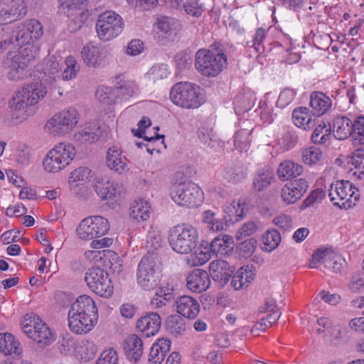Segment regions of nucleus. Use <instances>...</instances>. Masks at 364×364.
Returning <instances> with one entry per match:
<instances>
[{
    "label": "nucleus",
    "mask_w": 364,
    "mask_h": 364,
    "mask_svg": "<svg viewBox=\"0 0 364 364\" xmlns=\"http://www.w3.org/2000/svg\"><path fill=\"white\" fill-rule=\"evenodd\" d=\"M47 91L46 87L38 82L27 85L9 100L11 109L9 125H17L34 114V105L43 99Z\"/></svg>",
    "instance_id": "nucleus-1"
},
{
    "label": "nucleus",
    "mask_w": 364,
    "mask_h": 364,
    "mask_svg": "<svg viewBox=\"0 0 364 364\" xmlns=\"http://www.w3.org/2000/svg\"><path fill=\"white\" fill-rule=\"evenodd\" d=\"M154 240H156L155 242L152 238L147 240L148 252L141 259L136 270L137 284L144 290L154 289L158 286L159 281L157 265L160 258L159 254L154 250L160 248L161 245L159 239L157 240L155 237Z\"/></svg>",
    "instance_id": "nucleus-2"
},
{
    "label": "nucleus",
    "mask_w": 364,
    "mask_h": 364,
    "mask_svg": "<svg viewBox=\"0 0 364 364\" xmlns=\"http://www.w3.org/2000/svg\"><path fill=\"white\" fill-rule=\"evenodd\" d=\"M168 239L174 252L179 254H188L198 245V231L191 225H178L170 230Z\"/></svg>",
    "instance_id": "nucleus-3"
},
{
    "label": "nucleus",
    "mask_w": 364,
    "mask_h": 364,
    "mask_svg": "<svg viewBox=\"0 0 364 364\" xmlns=\"http://www.w3.org/2000/svg\"><path fill=\"white\" fill-rule=\"evenodd\" d=\"M227 64L226 55L221 52L199 49L195 56L194 65L203 76H218Z\"/></svg>",
    "instance_id": "nucleus-4"
},
{
    "label": "nucleus",
    "mask_w": 364,
    "mask_h": 364,
    "mask_svg": "<svg viewBox=\"0 0 364 364\" xmlns=\"http://www.w3.org/2000/svg\"><path fill=\"white\" fill-rule=\"evenodd\" d=\"M170 196L176 203L189 208L199 206L203 199L200 187L191 181L173 184Z\"/></svg>",
    "instance_id": "nucleus-5"
},
{
    "label": "nucleus",
    "mask_w": 364,
    "mask_h": 364,
    "mask_svg": "<svg viewBox=\"0 0 364 364\" xmlns=\"http://www.w3.org/2000/svg\"><path fill=\"white\" fill-rule=\"evenodd\" d=\"M170 99L175 105L187 109H194L203 103L199 87L189 82L175 84L170 91Z\"/></svg>",
    "instance_id": "nucleus-6"
},
{
    "label": "nucleus",
    "mask_w": 364,
    "mask_h": 364,
    "mask_svg": "<svg viewBox=\"0 0 364 364\" xmlns=\"http://www.w3.org/2000/svg\"><path fill=\"white\" fill-rule=\"evenodd\" d=\"M328 196L334 206L348 209L355 205L359 199L358 189L348 181H337L328 189Z\"/></svg>",
    "instance_id": "nucleus-7"
},
{
    "label": "nucleus",
    "mask_w": 364,
    "mask_h": 364,
    "mask_svg": "<svg viewBox=\"0 0 364 364\" xmlns=\"http://www.w3.org/2000/svg\"><path fill=\"white\" fill-rule=\"evenodd\" d=\"M75 155V149L72 144L59 143L47 154L43 161L44 168L48 172H58L70 164Z\"/></svg>",
    "instance_id": "nucleus-8"
},
{
    "label": "nucleus",
    "mask_w": 364,
    "mask_h": 364,
    "mask_svg": "<svg viewBox=\"0 0 364 364\" xmlns=\"http://www.w3.org/2000/svg\"><path fill=\"white\" fill-rule=\"evenodd\" d=\"M32 47H26L18 53H9L7 57L9 72L8 78L17 81L28 75V67L34 60Z\"/></svg>",
    "instance_id": "nucleus-9"
},
{
    "label": "nucleus",
    "mask_w": 364,
    "mask_h": 364,
    "mask_svg": "<svg viewBox=\"0 0 364 364\" xmlns=\"http://www.w3.org/2000/svg\"><path fill=\"white\" fill-rule=\"evenodd\" d=\"M109 228V223L107 218L100 215H92L81 220L76 228V233L82 240H91L104 236Z\"/></svg>",
    "instance_id": "nucleus-10"
},
{
    "label": "nucleus",
    "mask_w": 364,
    "mask_h": 364,
    "mask_svg": "<svg viewBox=\"0 0 364 364\" xmlns=\"http://www.w3.org/2000/svg\"><path fill=\"white\" fill-rule=\"evenodd\" d=\"M80 114L74 107H69L55 114L46 123V128L53 134H65L78 123Z\"/></svg>",
    "instance_id": "nucleus-11"
},
{
    "label": "nucleus",
    "mask_w": 364,
    "mask_h": 364,
    "mask_svg": "<svg viewBox=\"0 0 364 364\" xmlns=\"http://www.w3.org/2000/svg\"><path fill=\"white\" fill-rule=\"evenodd\" d=\"M85 281L96 294L108 298L113 294V285L108 273L99 267H93L86 272Z\"/></svg>",
    "instance_id": "nucleus-12"
},
{
    "label": "nucleus",
    "mask_w": 364,
    "mask_h": 364,
    "mask_svg": "<svg viewBox=\"0 0 364 364\" xmlns=\"http://www.w3.org/2000/svg\"><path fill=\"white\" fill-rule=\"evenodd\" d=\"M124 22L122 17L112 11H106L100 15L96 23L99 38L109 41L117 36L122 31Z\"/></svg>",
    "instance_id": "nucleus-13"
},
{
    "label": "nucleus",
    "mask_w": 364,
    "mask_h": 364,
    "mask_svg": "<svg viewBox=\"0 0 364 364\" xmlns=\"http://www.w3.org/2000/svg\"><path fill=\"white\" fill-rule=\"evenodd\" d=\"M21 327L23 333L38 343L41 347L48 346L54 341L50 329L38 317H25L21 323Z\"/></svg>",
    "instance_id": "nucleus-14"
},
{
    "label": "nucleus",
    "mask_w": 364,
    "mask_h": 364,
    "mask_svg": "<svg viewBox=\"0 0 364 364\" xmlns=\"http://www.w3.org/2000/svg\"><path fill=\"white\" fill-rule=\"evenodd\" d=\"M14 33L18 46L30 45L43 36V26L38 20L30 19L18 25Z\"/></svg>",
    "instance_id": "nucleus-15"
},
{
    "label": "nucleus",
    "mask_w": 364,
    "mask_h": 364,
    "mask_svg": "<svg viewBox=\"0 0 364 364\" xmlns=\"http://www.w3.org/2000/svg\"><path fill=\"white\" fill-rule=\"evenodd\" d=\"M309 187L304 178H295L287 182L282 188L281 197L287 204H293L306 193Z\"/></svg>",
    "instance_id": "nucleus-16"
},
{
    "label": "nucleus",
    "mask_w": 364,
    "mask_h": 364,
    "mask_svg": "<svg viewBox=\"0 0 364 364\" xmlns=\"http://www.w3.org/2000/svg\"><path fill=\"white\" fill-rule=\"evenodd\" d=\"M58 2L67 16L80 22L87 18L88 0H58Z\"/></svg>",
    "instance_id": "nucleus-17"
},
{
    "label": "nucleus",
    "mask_w": 364,
    "mask_h": 364,
    "mask_svg": "<svg viewBox=\"0 0 364 364\" xmlns=\"http://www.w3.org/2000/svg\"><path fill=\"white\" fill-rule=\"evenodd\" d=\"M161 325V318L159 314L150 312L138 319L136 327L145 337L156 335Z\"/></svg>",
    "instance_id": "nucleus-18"
},
{
    "label": "nucleus",
    "mask_w": 364,
    "mask_h": 364,
    "mask_svg": "<svg viewBox=\"0 0 364 364\" xmlns=\"http://www.w3.org/2000/svg\"><path fill=\"white\" fill-rule=\"evenodd\" d=\"M70 311L76 312L78 315L85 316L87 319L92 318L97 321L98 311L94 300L87 295H81L72 304Z\"/></svg>",
    "instance_id": "nucleus-19"
},
{
    "label": "nucleus",
    "mask_w": 364,
    "mask_h": 364,
    "mask_svg": "<svg viewBox=\"0 0 364 364\" xmlns=\"http://www.w3.org/2000/svg\"><path fill=\"white\" fill-rule=\"evenodd\" d=\"M210 284L209 274L206 271L200 269L193 270L186 278L187 287L193 292H203L209 288Z\"/></svg>",
    "instance_id": "nucleus-20"
},
{
    "label": "nucleus",
    "mask_w": 364,
    "mask_h": 364,
    "mask_svg": "<svg viewBox=\"0 0 364 364\" xmlns=\"http://www.w3.org/2000/svg\"><path fill=\"white\" fill-rule=\"evenodd\" d=\"M209 272L213 279L224 287L230 279L233 270L226 261L216 259L210 262Z\"/></svg>",
    "instance_id": "nucleus-21"
},
{
    "label": "nucleus",
    "mask_w": 364,
    "mask_h": 364,
    "mask_svg": "<svg viewBox=\"0 0 364 364\" xmlns=\"http://www.w3.org/2000/svg\"><path fill=\"white\" fill-rule=\"evenodd\" d=\"M177 312L185 318L194 319L198 315L200 306L198 301L190 296H180L176 301Z\"/></svg>",
    "instance_id": "nucleus-22"
},
{
    "label": "nucleus",
    "mask_w": 364,
    "mask_h": 364,
    "mask_svg": "<svg viewBox=\"0 0 364 364\" xmlns=\"http://www.w3.org/2000/svg\"><path fill=\"white\" fill-rule=\"evenodd\" d=\"M117 146H112L107 151L106 164L111 170L122 174L128 170L127 158Z\"/></svg>",
    "instance_id": "nucleus-23"
},
{
    "label": "nucleus",
    "mask_w": 364,
    "mask_h": 364,
    "mask_svg": "<svg viewBox=\"0 0 364 364\" xmlns=\"http://www.w3.org/2000/svg\"><path fill=\"white\" fill-rule=\"evenodd\" d=\"M96 321L88 318L85 316L78 315L77 313L70 311L68 312V325L71 331L77 334L87 333L90 331Z\"/></svg>",
    "instance_id": "nucleus-24"
},
{
    "label": "nucleus",
    "mask_w": 364,
    "mask_h": 364,
    "mask_svg": "<svg viewBox=\"0 0 364 364\" xmlns=\"http://www.w3.org/2000/svg\"><path fill=\"white\" fill-rule=\"evenodd\" d=\"M143 341L136 334L127 336L123 343V349L129 360L137 362L143 354Z\"/></svg>",
    "instance_id": "nucleus-25"
},
{
    "label": "nucleus",
    "mask_w": 364,
    "mask_h": 364,
    "mask_svg": "<svg viewBox=\"0 0 364 364\" xmlns=\"http://www.w3.org/2000/svg\"><path fill=\"white\" fill-rule=\"evenodd\" d=\"M102 131L97 122H89L83 128L75 134L74 139L80 144L86 142L93 143L101 136Z\"/></svg>",
    "instance_id": "nucleus-26"
},
{
    "label": "nucleus",
    "mask_w": 364,
    "mask_h": 364,
    "mask_svg": "<svg viewBox=\"0 0 364 364\" xmlns=\"http://www.w3.org/2000/svg\"><path fill=\"white\" fill-rule=\"evenodd\" d=\"M353 122L343 115L334 117L333 120V132L334 136L338 140H344L348 136L353 137Z\"/></svg>",
    "instance_id": "nucleus-27"
},
{
    "label": "nucleus",
    "mask_w": 364,
    "mask_h": 364,
    "mask_svg": "<svg viewBox=\"0 0 364 364\" xmlns=\"http://www.w3.org/2000/svg\"><path fill=\"white\" fill-rule=\"evenodd\" d=\"M0 351L5 355L16 357L22 353V348L11 333H0Z\"/></svg>",
    "instance_id": "nucleus-28"
},
{
    "label": "nucleus",
    "mask_w": 364,
    "mask_h": 364,
    "mask_svg": "<svg viewBox=\"0 0 364 364\" xmlns=\"http://www.w3.org/2000/svg\"><path fill=\"white\" fill-rule=\"evenodd\" d=\"M292 119L296 127L304 130L312 129L316 124L311 112L304 107L295 108L292 112Z\"/></svg>",
    "instance_id": "nucleus-29"
},
{
    "label": "nucleus",
    "mask_w": 364,
    "mask_h": 364,
    "mask_svg": "<svg viewBox=\"0 0 364 364\" xmlns=\"http://www.w3.org/2000/svg\"><path fill=\"white\" fill-rule=\"evenodd\" d=\"M171 341L168 339H159L154 343L149 351V364H161L166 354L170 350Z\"/></svg>",
    "instance_id": "nucleus-30"
},
{
    "label": "nucleus",
    "mask_w": 364,
    "mask_h": 364,
    "mask_svg": "<svg viewBox=\"0 0 364 364\" xmlns=\"http://www.w3.org/2000/svg\"><path fill=\"white\" fill-rule=\"evenodd\" d=\"M332 105V101L328 96L322 92H312L310 95V106L314 114L321 116L326 113Z\"/></svg>",
    "instance_id": "nucleus-31"
},
{
    "label": "nucleus",
    "mask_w": 364,
    "mask_h": 364,
    "mask_svg": "<svg viewBox=\"0 0 364 364\" xmlns=\"http://www.w3.org/2000/svg\"><path fill=\"white\" fill-rule=\"evenodd\" d=\"M325 336L329 345L338 346L346 343L351 338V333L346 327L336 325L333 326Z\"/></svg>",
    "instance_id": "nucleus-32"
},
{
    "label": "nucleus",
    "mask_w": 364,
    "mask_h": 364,
    "mask_svg": "<svg viewBox=\"0 0 364 364\" xmlns=\"http://www.w3.org/2000/svg\"><path fill=\"white\" fill-rule=\"evenodd\" d=\"M304 171L303 166L290 160L281 162L277 168V176L282 181L296 178Z\"/></svg>",
    "instance_id": "nucleus-33"
},
{
    "label": "nucleus",
    "mask_w": 364,
    "mask_h": 364,
    "mask_svg": "<svg viewBox=\"0 0 364 364\" xmlns=\"http://www.w3.org/2000/svg\"><path fill=\"white\" fill-rule=\"evenodd\" d=\"M175 21L173 18L163 16L159 19L157 23V29L159 38L165 40L163 43L166 42L173 41L176 36V30L175 28Z\"/></svg>",
    "instance_id": "nucleus-34"
},
{
    "label": "nucleus",
    "mask_w": 364,
    "mask_h": 364,
    "mask_svg": "<svg viewBox=\"0 0 364 364\" xmlns=\"http://www.w3.org/2000/svg\"><path fill=\"white\" fill-rule=\"evenodd\" d=\"M81 55L84 63L89 67H99L103 63L100 49L92 43H88L83 47Z\"/></svg>",
    "instance_id": "nucleus-35"
},
{
    "label": "nucleus",
    "mask_w": 364,
    "mask_h": 364,
    "mask_svg": "<svg viewBox=\"0 0 364 364\" xmlns=\"http://www.w3.org/2000/svg\"><path fill=\"white\" fill-rule=\"evenodd\" d=\"M94 188L102 200L110 199L117 194V185L105 177H96Z\"/></svg>",
    "instance_id": "nucleus-36"
},
{
    "label": "nucleus",
    "mask_w": 364,
    "mask_h": 364,
    "mask_svg": "<svg viewBox=\"0 0 364 364\" xmlns=\"http://www.w3.org/2000/svg\"><path fill=\"white\" fill-rule=\"evenodd\" d=\"M223 177L229 182H239L245 177V168L240 162L229 164L224 169Z\"/></svg>",
    "instance_id": "nucleus-37"
},
{
    "label": "nucleus",
    "mask_w": 364,
    "mask_h": 364,
    "mask_svg": "<svg viewBox=\"0 0 364 364\" xmlns=\"http://www.w3.org/2000/svg\"><path fill=\"white\" fill-rule=\"evenodd\" d=\"M6 10L9 22L24 16L27 13V6L23 0H11L6 3Z\"/></svg>",
    "instance_id": "nucleus-38"
},
{
    "label": "nucleus",
    "mask_w": 364,
    "mask_h": 364,
    "mask_svg": "<svg viewBox=\"0 0 364 364\" xmlns=\"http://www.w3.org/2000/svg\"><path fill=\"white\" fill-rule=\"evenodd\" d=\"M59 63L56 58L52 56L48 59H46L43 61L42 68L45 76L48 77V78L45 79V80L51 83L53 81L55 80L56 77L60 78L59 75Z\"/></svg>",
    "instance_id": "nucleus-39"
},
{
    "label": "nucleus",
    "mask_w": 364,
    "mask_h": 364,
    "mask_svg": "<svg viewBox=\"0 0 364 364\" xmlns=\"http://www.w3.org/2000/svg\"><path fill=\"white\" fill-rule=\"evenodd\" d=\"M274 175L270 169H260L254 178L253 185L255 190L261 191L274 181Z\"/></svg>",
    "instance_id": "nucleus-40"
},
{
    "label": "nucleus",
    "mask_w": 364,
    "mask_h": 364,
    "mask_svg": "<svg viewBox=\"0 0 364 364\" xmlns=\"http://www.w3.org/2000/svg\"><path fill=\"white\" fill-rule=\"evenodd\" d=\"M130 216L137 220H146L150 216V205L143 200L135 201L131 207Z\"/></svg>",
    "instance_id": "nucleus-41"
},
{
    "label": "nucleus",
    "mask_w": 364,
    "mask_h": 364,
    "mask_svg": "<svg viewBox=\"0 0 364 364\" xmlns=\"http://www.w3.org/2000/svg\"><path fill=\"white\" fill-rule=\"evenodd\" d=\"M166 327L171 334L181 335L186 331V323L180 315L173 314L167 318Z\"/></svg>",
    "instance_id": "nucleus-42"
},
{
    "label": "nucleus",
    "mask_w": 364,
    "mask_h": 364,
    "mask_svg": "<svg viewBox=\"0 0 364 364\" xmlns=\"http://www.w3.org/2000/svg\"><path fill=\"white\" fill-rule=\"evenodd\" d=\"M116 80L118 85L115 88L117 95H121L122 98L127 99L135 93L137 85L134 81H124L122 80V76H118Z\"/></svg>",
    "instance_id": "nucleus-43"
},
{
    "label": "nucleus",
    "mask_w": 364,
    "mask_h": 364,
    "mask_svg": "<svg viewBox=\"0 0 364 364\" xmlns=\"http://www.w3.org/2000/svg\"><path fill=\"white\" fill-rule=\"evenodd\" d=\"M203 222L210 231L218 232L223 230L224 223L220 218H216L215 213L210 210H205L203 214Z\"/></svg>",
    "instance_id": "nucleus-44"
},
{
    "label": "nucleus",
    "mask_w": 364,
    "mask_h": 364,
    "mask_svg": "<svg viewBox=\"0 0 364 364\" xmlns=\"http://www.w3.org/2000/svg\"><path fill=\"white\" fill-rule=\"evenodd\" d=\"M331 125L325 122L319 124L314 130L311 134V141L314 144H324L328 139L331 135Z\"/></svg>",
    "instance_id": "nucleus-45"
},
{
    "label": "nucleus",
    "mask_w": 364,
    "mask_h": 364,
    "mask_svg": "<svg viewBox=\"0 0 364 364\" xmlns=\"http://www.w3.org/2000/svg\"><path fill=\"white\" fill-rule=\"evenodd\" d=\"M264 249L267 252H271L277 247L281 242L280 233L277 230H267L262 237Z\"/></svg>",
    "instance_id": "nucleus-46"
},
{
    "label": "nucleus",
    "mask_w": 364,
    "mask_h": 364,
    "mask_svg": "<svg viewBox=\"0 0 364 364\" xmlns=\"http://www.w3.org/2000/svg\"><path fill=\"white\" fill-rule=\"evenodd\" d=\"M95 96L99 102L105 105L115 103L117 99L115 89L105 86L100 87L97 90Z\"/></svg>",
    "instance_id": "nucleus-47"
},
{
    "label": "nucleus",
    "mask_w": 364,
    "mask_h": 364,
    "mask_svg": "<svg viewBox=\"0 0 364 364\" xmlns=\"http://www.w3.org/2000/svg\"><path fill=\"white\" fill-rule=\"evenodd\" d=\"M169 74L167 65H154L146 73V77L149 81L155 83L163 79L167 78Z\"/></svg>",
    "instance_id": "nucleus-48"
},
{
    "label": "nucleus",
    "mask_w": 364,
    "mask_h": 364,
    "mask_svg": "<svg viewBox=\"0 0 364 364\" xmlns=\"http://www.w3.org/2000/svg\"><path fill=\"white\" fill-rule=\"evenodd\" d=\"M346 267V262L340 255L331 254L326 258L325 267L335 273H341Z\"/></svg>",
    "instance_id": "nucleus-49"
},
{
    "label": "nucleus",
    "mask_w": 364,
    "mask_h": 364,
    "mask_svg": "<svg viewBox=\"0 0 364 364\" xmlns=\"http://www.w3.org/2000/svg\"><path fill=\"white\" fill-rule=\"evenodd\" d=\"M245 204L240 200H233L229 205L225 207V211L229 215L230 220L238 221L245 215Z\"/></svg>",
    "instance_id": "nucleus-50"
},
{
    "label": "nucleus",
    "mask_w": 364,
    "mask_h": 364,
    "mask_svg": "<svg viewBox=\"0 0 364 364\" xmlns=\"http://www.w3.org/2000/svg\"><path fill=\"white\" fill-rule=\"evenodd\" d=\"M323 153L319 148L311 146L303 151L302 160L304 164L314 165L323 159Z\"/></svg>",
    "instance_id": "nucleus-51"
},
{
    "label": "nucleus",
    "mask_w": 364,
    "mask_h": 364,
    "mask_svg": "<svg viewBox=\"0 0 364 364\" xmlns=\"http://www.w3.org/2000/svg\"><path fill=\"white\" fill-rule=\"evenodd\" d=\"M65 68H64L62 74L60 75V77L63 80H69L75 77L77 73L79 70V68L77 66L76 60L72 56H68L65 60Z\"/></svg>",
    "instance_id": "nucleus-52"
},
{
    "label": "nucleus",
    "mask_w": 364,
    "mask_h": 364,
    "mask_svg": "<svg viewBox=\"0 0 364 364\" xmlns=\"http://www.w3.org/2000/svg\"><path fill=\"white\" fill-rule=\"evenodd\" d=\"M229 238L228 236L225 235L222 237H215L210 243V250L212 252L218 255H224L228 250L227 249L229 247Z\"/></svg>",
    "instance_id": "nucleus-53"
},
{
    "label": "nucleus",
    "mask_w": 364,
    "mask_h": 364,
    "mask_svg": "<svg viewBox=\"0 0 364 364\" xmlns=\"http://www.w3.org/2000/svg\"><path fill=\"white\" fill-rule=\"evenodd\" d=\"M92 171L85 166H81L71 172L70 182L89 181L92 176Z\"/></svg>",
    "instance_id": "nucleus-54"
},
{
    "label": "nucleus",
    "mask_w": 364,
    "mask_h": 364,
    "mask_svg": "<svg viewBox=\"0 0 364 364\" xmlns=\"http://www.w3.org/2000/svg\"><path fill=\"white\" fill-rule=\"evenodd\" d=\"M353 139L360 144H364V117L359 116L353 122Z\"/></svg>",
    "instance_id": "nucleus-55"
},
{
    "label": "nucleus",
    "mask_w": 364,
    "mask_h": 364,
    "mask_svg": "<svg viewBox=\"0 0 364 364\" xmlns=\"http://www.w3.org/2000/svg\"><path fill=\"white\" fill-rule=\"evenodd\" d=\"M151 120L149 119V118L146 117H143L141 118V119L139 122L138 123V129L137 130H135V129H132V132L134 133V136H136L139 138H143L144 139L146 140V141H151L153 139H154V137H148V136H144L145 134V129L146 128H148L149 127L151 126ZM161 137H163V136H159V134H157L155 137V139H160Z\"/></svg>",
    "instance_id": "nucleus-56"
},
{
    "label": "nucleus",
    "mask_w": 364,
    "mask_h": 364,
    "mask_svg": "<svg viewBox=\"0 0 364 364\" xmlns=\"http://www.w3.org/2000/svg\"><path fill=\"white\" fill-rule=\"evenodd\" d=\"M250 144L249 134L245 129L237 131L234 136L235 147L240 151L246 150Z\"/></svg>",
    "instance_id": "nucleus-57"
},
{
    "label": "nucleus",
    "mask_w": 364,
    "mask_h": 364,
    "mask_svg": "<svg viewBox=\"0 0 364 364\" xmlns=\"http://www.w3.org/2000/svg\"><path fill=\"white\" fill-rule=\"evenodd\" d=\"M298 142V136L293 131H287L280 139V144L285 150H289L295 146Z\"/></svg>",
    "instance_id": "nucleus-58"
},
{
    "label": "nucleus",
    "mask_w": 364,
    "mask_h": 364,
    "mask_svg": "<svg viewBox=\"0 0 364 364\" xmlns=\"http://www.w3.org/2000/svg\"><path fill=\"white\" fill-rule=\"evenodd\" d=\"M257 240L254 238H250L241 242L239 245L240 254L245 257L251 256L257 247Z\"/></svg>",
    "instance_id": "nucleus-59"
},
{
    "label": "nucleus",
    "mask_w": 364,
    "mask_h": 364,
    "mask_svg": "<svg viewBox=\"0 0 364 364\" xmlns=\"http://www.w3.org/2000/svg\"><path fill=\"white\" fill-rule=\"evenodd\" d=\"M118 361V354L112 348L104 350L98 358L97 364H116Z\"/></svg>",
    "instance_id": "nucleus-60"
},
{
    "label": "nucleus",
    "mask_w": 364,
    "mask_h": 364,
    "mask_svg": "<svg viewBox=\"0 0 364 364\" xmlns=\"http://www.w3.org/2000/svg\"><path fill=\"white\" fill-rule=\"evenodd\" d=\"M198 136L200 141L206 144L210 148L215 147V144L217 143L215 139H213V131L206 128H200L198 131Z\"/></svg>",
    "instance_id": "nucleus-61"
},
{
    "label": "nucleus",
    "mask_w": 364,
    "mask_h": 364,
    "mask_svg": "<svg viewBox=\"0 0 364 364\" xmlns=\"http://www.w3.org/2000/svg\"><path fill=\"white\" fill-rule=\"evenodd\" d=\"M352 154V164L360 174L364 176V149H357Z\"/></svg>",
    "instance_id": "nucleus-62"
},
{
    "label": "nucleus",
    "mask_w": 364,
    "mask_h": 364,
    "mask_svg": "<svg viewBox=\"0 0 364 364\" xmlns=\"http://www.w3.org/2000/svg\"><path fill=\"white\" fill-rule=\"evenodd\" d=\"M266 37V31L263 28H258L256 30L255 34L253 38L252 45L255 50L257 53L264 51V46H262L263 41Z\"/></svg>",
    "instance_id": "nucleus-63"
},
{
    "label": "nucleus",
    "mask_w": 364,
    "mask_h": 364,
    "mask_svg": "<svg viewBox=\"0 0 364 364\" xmlns=\"http://www.w3.org/2000/svg\"><path fill=\"white\" fill-rule=\"evenodd\" d=\"M348 287L353 292H358L361 289H364V274L362 272L354 274L350 278Z\"/></svg>",
    "instance_id": "nucleus-64"
}]
</instances>
